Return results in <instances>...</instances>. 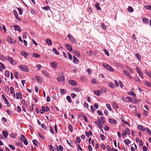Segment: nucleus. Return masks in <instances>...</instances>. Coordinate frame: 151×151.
<instances>
[{"instance_id":"obj_1","label":"nucleus","mask_w":151,"mask_h":151,"mask_svg":"<svg viewBox=\"0 0 151 151\" xmlns=\"http://www.w3.org/2000/svg\"><path fill=\"white\" fill-rule=\"evenodd\" d=\"M103 66L104 68L111 72H113L114 71V69L108 64L105 63H103Z\"/></svg>"},{"instance_id":"obj_2","label":"nucleus","mask_w":151,"mask_h":151,"mask_svg":"<svg viewBox=\"0 0 151 151\" xmlns=\"http://www.w3.org/2000/svg\"><path fill=\"white\" fill-rule=\"evenodd\" d=\"M19 68L22 70L28 72L29 71V69L28 67L25 65H19Z\"/></svg>"},{"instance_id":"obj_3","label":"nucleus","mask_w":151,"mask_h":151,"mask_svg":"<svg viewBox=\"0 0 151 151\" xmlns=\"http://www.w3.org/2000/svg\"><path fill=\"white\" fill-rule=\"evenodd\" d=\"M68 36L70 41H71L72 43H75L76 42V40L74 39V37L70 34H68Z\"/></svg>"},{"instance_id":"obj_4","label":"nucleus","mask_w":151,"mask_h":151,"mask_svg":"<svg viewBox=\"0 0 151 151\" xmlns=\"http://www.w3.org/2000/svg\"><path fill=\"white\" fill-rule=\"evenodd\" d=\"M136 70L137 72V73H138L139 75V76H140V77L142 79L144 78V76L143 74V73L141 70L138 68V67H136Z\"/></svg>"},{"instance_id":"obj_5","label":"nucleus","mask_w":151,"mask_h":151,"mask_svg":"<svg viewBox=\"0 0 151 151\" xmlns=\"http://www.w3.org/2000/svg\"><path fill=\"white\" fill-rule=\"evenodd\" d=\"M2 97L3 99L4 100L5 103L6 104L7 106H10V104L8 102L7 99L5 98L4 95V94H2Z\"/></svg>"},{"instance_id":"obj_6","label":"nucleus","mask_w":151,"mask_h":151,"mask_svg":"<svg viewBox=\"0 0 151 151\" xmlns=\"http://www.w3.org/2000/svg\"><path fill=\"white\" fill-rule=\"evenodd\" d=\"M13 12L14 14V16H15L16 19L19 21H21V19L18 17L17 11L15 10H14L13 11Z\"/></svg>"},{"instance_id":"obj_7","label":"nucleus","mask_w":151,"mask_h":151,"mask_svg":"<svg viewBox=\"0 0 151 151\" xmlns=\"http://www.w3.org/2000/svg\"><path fill=\"white\" fill-rule=\"evenodd\" d=\"M137 128L140 130L142 131H145L146 130V128H145L142 125H139L137 126Z\"/></svg>"},{"instance_id":"obj_8","label":"nucleus","mask_w":151,"mask_h":151,"mask_svg":"<svg viewBox=\"0 0 151 151\" xmlns=\"http://www.w3.org/2000/svg\"><path fill=\"white\" fill-rule=\"evenodd\" d=\"M65 46L66 47V49L70 51H72V46L68 44H65Z\"/></svg>"},{"instance_id":"obj_9","label":"nucleus","mask_w":151,"mask_h":151,"mask_svg":"<svg viewBox=\"0 0 151 151\" xmlns=\"http://www.w3.org/2000/svg\"><path fill=\"white\" fill-rule=\"evenodd\" d=\"M123 73L129 77L130 79H132V77L128 72L125 70H123Z\"/></svg>"},{"instance_id":"obj_10","label":"nucleus","mask_w":151,"mask_h":151,"mask_svg":"<svg viewBox=\"0 0 151 151\" xmlns=\"http://www.w3.org/2000/svg\"><path fill=\"white\" fill-rule=\"evenodd\" d=\"M109 121L110 123L112 124H116L117 123V121L116 120L111 118H109Z\"/></svg>"},{"instance_id":"obj_11","label":"nucleus","mask_w":151,"mask_h":151,"mask_svg":"<svg viewBox=\"0 0 151 151\" xmlns=\"http://www.w3.org/2000/svg\"><path fill=\"white\" fill-rule=\"evenodd\" d=\"M22 94L21 92H19L18 93H16V99H22Z\"/></svg>"},{"instance_id":"obj_12","label":"nucleus","mask_w":151,"mask_h":151,"mask_svg":"<svg viewBox=\"0 0 151 151\" xmlns=\"http://www.w3.org/2000/svg\"><path fill=\"white\" fill-rule=\"evenodd\" d=\"M7 41L9 43H13L14 42V43H15L16 41L15 40H14V41H13L12 40V39L10 37H7Z\"/></svg>"},{"instance_id":"obj_13","label":"nucleus","mask_w":151,"mask_h":151,"mask_svg":"<svg viewBox=\"0 0 151 151\" xmlns=\"http://www.w3.org/2000/svg\"><path fill=\"white\" fill-rule=\"evenodd\" d=\"M69 83L70 84L76 86L77 85V83L76 81L74 80H70L69 81Z\"/></svg>"},{"instance_id":"obj_14","label":"nucleus","mask_w":151,"mask_h":151,"mask_svg":"<svg viewBox=\"0 0 151 151\" xmlns=\"http://www.w3.org/2000/svg\"><path fill=\"white\" fill-rule=\"evenodd\" d=\"M3 136L5 137H7L8 135V133L6 130H3L2 132Z\"/></svg>"},{"instance_id":"obj_15","label":"nucleus","mask_w":151,"mask_h":151,"mask_svg":"<svg viewBox=\"0 0 151 151\" xmlns=\"http://www.w3.org/2000/svg\"><path fill=\"white\" fill-rule=\"evenodd\" d=\"M57 79L59 82H61L65 79V76H63L60 77H58L57 78Z\"/></svg>"},{"instance_id":"obj_16","label":"nucleus","mask_w":151,"mask_h":151,"mask_svg":"<svg viewBox=\"0 0 151 151\" xmlns=\"http://www.w3.org/2000/svg\"><path fill=\"white\" fill-rule=\"evenodd\" d=\"M14 27L15 28V30H18L19 32H20L21 30L19 26L17 25H14Z\"/></svg>"},{"instance_id":"obj_17","label":"nucleus","mask_w":151,"mask_h":151,"mask_svg":"<svg viewBox=\"0 0 151 151\" xmlns=\"http://www.w3.org/2000/svg\"><path fill=\"white\" fill-rule=\"evenodd\" d=\"M46 42L48 45H51L52 44L51 40L49 39H47L46 40Z\"/></svg>"},{"instance_id":"obj_18","label":"nucleus","mask_w":151,"mask_h":151,"mask_svg":"<svg viewBox=\"0 0 151 151\" xmlns=\"http://www.w3.org/2000/svg\"><path fill=\"white\" fill-rule=\"evenodd\" d=\"M78 61V60L77 58L74 56H73V62L76 64H77Z\"/></svg>"},{"instance_id":"obj_19","label":"nucleus","mask_w":151,"mask_h":151,"mask_svg":"<svg viewBox=\"0 0 151 151\" xmlns=\"http://www.w3.org/2000/svg\"><path fill=\"white\" fill-rule=\"evenodd\" d=\"M95 7L96 8L97 10H101V8L99 6V3H96L94 5Z\"/></svg>"},{"instance_id":"obj_20","label":"nucleus","mask_w":151,"mask_h":151,"mask_svg":"<svg viewBox=\"0 0 151 151\" xmlns=\"http://www.w3.org/2000/svg\"><path fill=\"white\" fill-rule=\"evenodd\" d=\"M51 66L53 68H56L57 67V64L56 62H52L50 63Z\"/></svg>"},{"instance_id":"obj_21","label":"nucleus","mask_w":151,"mask_h":151,"mask_svg":"<svg viewBox=\"0 0 151 151\" xmlns=\"http://www.w3.org/2000/svg\"><path fill=\"white\" fill-rule=\"evenodd\" d=\"M41 71L46 77H50L49 73L47 71L42 70Z\"/></svg>"},{"instance_id":"obj_22","label":"nucleus","mask_w":151,"mask_h":151,"mask_svg":"<svg viewBox=\"0 0 151 151\" xmlns=\"http://www.w3.org/2000/svg\"><path fill=\"white\" fill-rule=\"evenodd\" d=\"M21 55L24 56L25 58H26L28 57V55L27 53L24 51L21 52Z\"/></svg>"},{"instance_id":"obj_23","label":"nucleus","mask_w":151,"mask_h":151,"mask_svg":"<svg viewBox=\"0 0 151 151\" xmlns=\"http://www.w3.org/2000/svg\"><path fill=\"white\" fill-rule=\"evenodd\" d=\"M93 92H94V93L95 95H96L98 96H100L101 94L100 91H99L98 90H97L94 91Z\"/></svg>"},{"instance_id":"obj_24","label":"nucleus","mask_w":151,"mask_h":151,"mask_svg":"<svg viewBox=\"0 0 151 151\" xmlns=\"http://www.w3.org/2000/svg\"><path fill=\"white\" fill-rule=\"evenodd\" d=\"M8 60L9 61V62H10L11 64H13V63H14L15 62V61L14 60H13V58L9 57V56L8 57Z\"/></svg>"},{"instance_id":"obj_25","label":"nucleus","mask_w":151,"mask_h":151,"mask_svg":"<svg viewBox=\"0 0 151 151\" xmlns=\"http://www.w3.org/2000/svg\"><path fill=\"white\" fill-rule=\"evenodd\" d=\"M113 107L115 109H117L118 108V106L117 104L116 103H114L112 105Z\"/></svg>"},{"instance_id":"obj_26","label":"nucleus","mask_w":151,"mask_h":151,"mask_svg":"<svg viewBox=\"0 0 151 151\" xmlns=\"http://www.w3.org/2000/svg\"><path fill=\"white\" fill-rule=\"evenodd\" d=\"M127 10L130 12H132L134 11L133 9L131 6H129L127 9Z\"/></svg>"},{"instance_id":"obj_27","label":"nucleus","mask_w":151,"mask_h":151,"mask_svg":"<svg viewBox=\"0 0 151 151\" xmlns=\"http://www.w3.org/2000/svg\"><path fill=\"white\" fill-rule=\"evenodd\" d=\"M35 78L37 80V81L38 83L41 82V77L38 76H35Z\"/></svg>"},{"instance_id":"obj_28","label":"nucleus","mask_w":151,"mask_h":151,"mask_svg":"<svg viewBox=\"0 0 151 151\" xmlns=\"http://www.w3.org/2000/svg\"><path fill=\"white\" fill-rule=\"evenodd\" d=\"M101 27L104 30H106V26L105 25L104 23V22H102L101 23Z\"/></svg>"},{"instance_id":"obj_29","label":"nucleus","mask_w":151,"mask_h":151,"mask_svg":"<svg viewBox=\"0 0 151 151\" xmlns=\"http://www.w3.org/2000/svg\"><path fill=\"white\" fill-rule=\"evenodd\" d=\"M85 134L88 137L90 135H92V132L91 130H89V132H86Z\"/></svg>"},{"instance_id":"obj_30","label":"nucleus","mask_w":151,"mask_h":151,"mask_svg":"<svg viewBox=\"0 0 151 151\" xmlns=\"http://www.w3.org/2000/svg\"><path fill=\"white\" fill-rule=\"evenodd\" d=\"M66 99L69 103H71L72 102L71 98L69 96H67Z\"/></svg>"},{"instance_id":"obj_31","label":"nucleus","mask_w":151,"mask_h":151,"mask_svg":"<svg viewBox=\"0 0 151 151\" xmlns=\"http://www.w3.org/2000/svg\"><path fill=\"white\" fill-rule=\"evenodd\" d=\"M124 142L127 145H128L130 143V141L128 139H127L124 140Z\"/></svg>"},{"instance_id":"obj_32","label":"nucleus","mask_w":151,"mask_h":151,"mask_svg":"<svg viewBox=\"0 0 151 151\" xmlns=\"http://www.w3.org/2000/svg\"><path fill=\"white\" fill-rule=\"evenodd\" d=\"M136 56L138 60H139L141 59V55L139 53L136 54Z\"/></svg>"},{"instance_id":"obj_33","label":"nucleus","mask_w":151,"mask_h":151,"mask_svg":"<svg viewBox=\"0 0 151 151\" xmlns=\"http://www.w3.org/2000/svg\"><path fill=\"white\" fill-rule=\"evenodd\" d=\"M17 9L19 11V14L20 15H22L23 12L22 9L20 8H17Z\"/></svg>"},{"instance_id":"obj_34","label":"nucleus","mask_w":151,"mask_h":151,"mask_svg":"<svg viewBox=\"0 0 151 151\" xmlns=\"http://www.w3.org/2000/svg\"><path fill=\"white\" fill-rule=\"evenodd\" d=\"M128 94L129 95H132L134 97V98H135L136 97V94L133 92H128Z\"/></svg>"},{"instance_id":"obj_35","label":"nucleus","mask_w":151,"mask_h":151,"mask_svg":"<svg viewBox=\"0 0 151 151\" xmlns=\"http://www.w3.org/2000/svg\"><path fill=\"white\" fill-rule=\"evenodd\" d=\"M106 106L107 108L110 111H112V109L111 108L110 105L109 104H106Z\"/></svg>"},{"instance_id":"obj_36","label":"nucleus","mask_w":151,"mask_h":151,"mask_svg":"<svg viewBox=\"0 0 151 151\" xmlns=\"http://www.w3.org/2000/svg\"><path fill=\"white\" fill-rule=\"evenodd\" d=\"M32 142L33 143V144L36 146H37V143H38V141H37L36 139H33L32 140Z\"/></svg>"},{"instance_id":"obj_37","label":"nucleus","mask_w":151,"mask_h":151,"mask_svg":"<svg viewBox=\"0 0 151 151\" xmlns=\"http://www.w3.org/2000/svg\"><path fill=\"white\" fill-rule=\"evenodd\" d=\"M101 119V122L102 123H104L105 122V118L104 116H101L100 118Z\"/></svg>"},{"instance_id":"obj_38","label":"nucleus","mask_w":151,"mask_h":151,"mask_svg":"<svg viewBox=\"0 0 151 151\" xmlns=\"http://www.w3.org/2000/svg\"><path fill=\"white\" fill-rule=\"evenodd\" d=\"M135 80L137 82H141L140 79L137 75L135 76Z\"/></svg>"},{"instance_id":"obj_39","label":"nucleus","mask_w":151,"mask_h":151,"mask_svg":"<svg viewBox=\"0 0 151 151\" xmlns=\"http://www.w3.org/2000/svg\"><path fill=\"white\" fill-rule=\"evenodd\" d=\"M32 54L36 58H39L40 57V55L37 53H33Z\"/></svg>"},{"instance_id":"obj_40","label":"nucleus","mask_w":151,"mask_h":151,"mask_svg":"<svg viewBox=\"0 0 151 151\" xmlns=\"http://www.w3.org/2000/svg\"><path fill=\"white\" fill-rule=\"evenodd\" d=\"M145 8L147 9L150 10H151V6L149 5H146L144 6Z\"/></svg>"},{"instance_id":"obj_41","label":"nucleus","mask_w":151,"mask_h":151,"mask_svg":"<svg viewBox=\"0 0 151 151\" xmlns=\"http://www.w3.org/2000/svg\"><path fill=\"white\" fill-rule=\"evenodd\" d=\"M109 86L112 88H114V86L113 84L111 82H110L109 84Z\"/></svg>"},{"instance_id":"obj_42","label":"nucleus","mask_w":151,"mask_h":151,"mask_svg":"<svg viewBox=\"0 0 151 151\" xmlns=\"http://www.w3.org/2000/svg\"><path fill=\"white\" fill-rule=\"evenodd\" d=\"M143 21L145 23H147L148 22V20L146 18H143L142 19Z\"/></svg>"},{"instance_id":"obj_43","label":"nucleus","mask_w":151,"mask_h":151,"mask_svg":"<svg viewBox=\"0 0 151 151\" xmlns=\"http://www.w3.org/2000/svg\"><path fill=\"white\" fill-rule=\"evenodd\" d=\"M54 53L56 54L59 55V53L58 52L57 50L55 48H53L52 49Z\"/></svg>"},{"instance_id":"obj_44","label":"nucleus","mask_w":151,"mask_h":151,"mask_svg":"<svg viewBox=\"0 0 151 151\" xmlns=\"http://www.w3.org/2000/svg\"><path fill=\"white\" fill-rule=\"evenodd\" d=\"M123 133L122 134V135L123 138H124V137L126 136L127 135V133L124 130L122 131Z\"/></svg>"},{"instance_id":"obj_45","label":"nucleus","mask_w":151,"mask_h":151,"mask_svg":"<svg viewBox=\"0 0 151 151\" xmlns=\"http://www.w3.org/2000/svg\"><path fill=\"white\" fill-rule=\"evenodd\" d=\"M73 53L75 55H80V54L79 52H78V51L77 50H73Z\"/></svg>"},{"instance_id":"obj_46","label":"nucleus","mask_w":151,"mask_h":151,"mask_svg":"<svg viewBox=\"0 0 151 151\" xmlns=\"http://www.w3.org/2000/svg\"><path fill=\"white\" fill-rule=\"evenodd\" d=\"M81 116H82V117L83 118V119L86 122H88V120L87 118V117L85 115H82Z\"/></svg>"},{"instance_id":"obj_47","label":"nucleus","mask_w":151,"mask_h":151,"mask_svg":"<svg viewBox=\"0 0 151 151\" xmlns=\"http://www.w3.org/2000/svg\"><path fill=\"white\" fill-rule=\"evenodd\" d=\"M38 134L40 137L42 139H44V137L43 134L42 133H40V132H38Z\"/></svg>"},{"instance_id":"obj_48","label":"nucleus","mask_w":151,"mask_h":151,"mask_svg":"<svg viewBox=\"0 0 151 151\" xmlns=\"http://www.w3.org/2000/svg\"><path fill=\"white\" fill-rule=\"evenodd\" d=\"M106 91V89L104 88H102L101 89V91H100V92H101V93H104V92H105Z\"/></svg>"},{"instance_id":"obj_49","label":"nucleus","mask_w":151,"mask_h":151,"mask_svg":"<svg viewBox=\"0 0 151 151\" xmlns=\"http://www.w3.org/2000/svg\"><path fill=\"white\" fill-rule=\"evenodd\" d=\"M145 83L147 86L149 87H151V84L148 81H146Z\"/></svg>"},{"instance_id":"obj_50","label":"nucleus","mask_w":151,"mask_h":151,"mask_svg":"<svg viewBox=\"0 0 151 151\" xmlns=\"http://www.w3.org/2000/svg\"><path fill=\"white\" fill-rule=\"evenodd\" d=\"M10 136L13 138H15L16 136V135L12 133L10 134Z\"/></svg>"},{"instance_id":"obj_51","label":"nucleus","mask_w":151,"mask_h":151,"mask_svg":"<svg viewBox=\"0 0 151 151\" xmlns=\"http://www.w3.org/2000/svg\"><path fill=\"white\" fill-rule=\"evenodd\" d=\"M21 139L22 141V140H25L27 139L25 137L23 134H22L21 135Z\"/></svg>"},{"instance_id":"obj_52","label":"nucleus","mask_w":151,"mask_h":151,"mask_svg":"<svg viewBox=\"0 0 151 151\" xmlns=\"http://www.w3.org/2000/svg\"><path fill=\"white\" fill-rule=\"evenodd\" d=\"M68 129H69V131H70L71 132L73 131V127L71 125H70L69 126Z\"/></svg>"},{"instance_id":"obj_53","label":"nucleus","mask_w":151,"mask_h":151,"mask_svg":"<svg viewBox=\"0 0 151 151\" xmlns=\"http://www.w3.org/2000/svg\"><path fill=\"white\" fill-rule=\"evenodd\" d=\"M48 146L51 151H54V149L51 145H48Z\"/></svg>"},{"instance_id":"obj_54","label":"nucleus","mask_w":151,"mask_h":151,"mask_svg":"<svg viewBox=\"0 0 151 151\" xmlns=\"http://www.w3.org/2000/svg\"><path fill=\"white\" fill-rule=\"evenodd\" d=\"M98 127L99 128V129H102V128L103 126H102V125L101 122H100L98 124Z\"/></svg>"},{"instance_id":"obj_55","label":"nucleus","mask_w":151,"mask_h":151,"mask_svg":"<svg viewBox=\"0 0 151 151\" xmlns=\"http://www.w3.org/2000/svg\"><path fill=\"white\" fill-rule=\"evenodd\" d=\"M9 146L11 149H12L13 150H15V147L13 145H9Z\"/></svg>"},{"instance_id":"obj_56","label":"nucleus","mask_w":151,"mask_h":151,"mask_svg":"<svg viewBox=\"0 0 151 151\" xmlns=\"http://www.w3.org/2000/svg\"><path fill=\"white\" fill-rule=\"evenodd\" d=\"M10 93L12 94L14 91V88L12 87H11L10 88Z\"/></svg>"},{"instance_id":"obj_57","label":"nucleus","mask_w":151,"mask_h":151,"mask_svg":"<svg viewBox=\"0 0 151 151\" xmlns=\"http://www.w3.org/2000/svg\"><path fill=\"white\" fill-rule=\"evenodd\" d=\"M58 149L60 151H63V147L62 146L60 145L59 146Z\"/></svg>"},{"instance_id":"obj_58","label":"nucleus","mask_w":151,"mask_h":151,"mask_svg":"<svg viewBox=\"0 0 151 151\" xmlns=\"http://www.w3.org/2000/svg\"><path fill=\"white\" fill-rule=\"evenodd\" d=\"M16 144L18 146L21 147H23V145L20 143H19V142H17L16 143Z\"/></svg>"},{"instance_id":"obj_59","label":"nucleus","mask_w":151,"mask_h":151,"mask_svg":"<svg viewBox=\"0 0 151 151\" xmlns=\"http://www.w3.org/2000/svg\"><path fill=\"white\" fill-rule=\"evenodd\" d=\"M101 137V139L102 140H104L105 139V137L102 134H101L100 135Z\"/></svg>"},{"instance_id":"obj_60","label":"nucleus","mask_w":151,"mask_h":151,"mask_svg":"<svg viewBox=\"0 0 151 151\" xmlns=\"http://www.w3.org/2000/svg\"><path fill=\"white\" fill-rule=\"evenodd\" d=\"M43 9L45 10H47L50 9V7L49 6H47L45 7H43Z\"/></svg>"},{"instance_id":"obj_61","label":"nucleus","mask_w":151,"mask_h":151,"mask_svg":"<svg viewBox=\"0 0 151 151\" xmlns=\"http://www.w3.org/2000/svg\"><path fill=\"white\" fill-rule=\"evenodd\" d=\"M114 83L116 87H118L119 86V84L118 82L116 80H114Z\"/></svg>"},{"instance_id":"obj_62","label":"nucleus","mask_w":151,"mask_h":151,"mask_svg":"<svg viewBox=\"0 0 151 151\" xmlns=\"http://www.w3.org/2000/svg\"><path fill=\"white\" fill-rule=\"evenodd\" d=\"M5 75L7 77H9V71H6L5 72Z\"/></svg>"},{"instance_id":"obj_63","label":"nucleus","mask_w":151,"mask_h":151,"mask_svg":"<svg viewBox=\"0 0 151 151\" xmlns=\"http://www.w3.org/2000/svg\"><path fill=\"white\" fill-rule=\"evenodd\" d=\"M104 129L106 131H108L109 130V128L107 125H106L104 127Z\"/></svg>"},{"instance_id":"obj_64","label":"nucleus","mask_w":151,"mask_h":151,"mask_svg":"<svg viewBox=\"0 0 151 151\" xmlns=\"http://www.w3.org/2000/svg\"><path fill=\"white\" fill-rule=\"evenodd\" d=\"M36 67H37L38 69L39 70H40L42 67V66L40 64H38L36 65Z\"/></svg>"}]
</instances>
